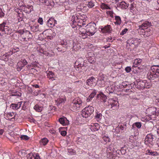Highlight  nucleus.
I'll list each match as a JSON object with an SVG mask.
<instances>
[{
    "label": "nucleus",
    "instance_id": "obj_40",
    "mask_svg": "<svg viewBox=\"0 0 159 159\" xmlns=\"http://www.w3.org/2000/svg\"><path fill=\"white\" fill-rule=\"evenodd\" d=\"M33 156L34 157L35 159H40V157L39 156V154L37 153H34L33 154Z\"/></svg>",
    "mask_w": 159,
    "mask_h": 159
},
{
    "label": "nucleus",
    "instance_id": "obj_53",
    "mask_svg": "<svg viewBox=\"0 0 159 159\" xmlns=\"http://www.w3.org/2000/svg\"><path fill=\"white\" fill-rule=\"evenodd\" d=\"M82 32H81L80 34V35H82V36L83 37V39H85L86 38H87V35H86V34H85V35H84V34H83V35H82Z\"/></svg>",
    "mask_w": 159,
    "mask_h": 159
},
{
    "label": "nucleus",
    "instance_id": "obj_17",
    "mask_svg": "<svg viewBox=\"0 0 159 159\" xmlns=\"http://www.w3.org/2000/svg\"><path fill=\"white\" fill-rule=\"evenodd\" d=\"M95 80V78L92 76L87 80L86 84L89 86H92V85L93 84V82Z\"/></svg>",
    "mask_w": 159,
    "mask_h": 159
},
{
    "label": "nucleus",
    "instance_id": "obj_51",
    "mask_svg": "<svg viewBox=\"0 0 159 159\" xmlns=\"http://www.w3.org/2000/svg\"><path fill=\"white\" fill-rule=\"evenodd\" d=\"M50 1H51V0H50ZM50 2H51V1H50ZM44 3L47 6H49L50 4V3H49V0H46V1Z\"/></svg>",
    "mask_w": 159,
    "mask_h": 159
},
{
    "label": "nucleus",
    "instance_id": "obj_23",
    "mask_svg": "<svg viewBox=\"0 0 159 159\" xmlns=\"http://www.w3.org/2000/svg\"><path fill=\"white\" fill-rule=\"evenodd\" d=\"M102 115L101 113H100L98 111L97 112L96 111V114L94 116V118L97 120H100L102 118Z\"/></svg>",
    "mask_w": 159,
    "mask_h": 159
},
{
    "label": "nucleus",
    "instance_id": "obj_34",
    "mask_svg": "<svg viewBox=\"0 0 159 159\" xmlns=\"http://www.w3.org/2000/svg\"><path fill=\"white\" fill-rule=\"evenodd\" d=\"M134 83H131L130 84H129V85H128L127 87L125 88L126 89V92H127V91H128L129 89H132L133 88V87L134 86Z\"/></svg>",
    "mask_w": 159,
    "mask_h": 159
},
{
    "label": "nucleus",
    "instance_id": "obj_24",
    "mask_svg": "<svg viewBox=\"0 0 159 159\" xmlns=\"http://www.w3.org/2000/svg\"><path fill=\"white\" fill-rule=\"evenodd\" d=\"M118 127L121 130L124 131L126 130V124L125 123L119 125Z\"/></svg>",
    "mask_w": 159,
    "mask_h": 159
},
{
    "label": "nucleus",
    "instance_id": "obj_4",
    "mask_svg": "<svg viewBox=\"0 0 159 159\" xmlns=\"http://www.w3.org/2000/svg\"><path fill=\"white\" fill-rule=\"evenodd\" d=\"M155 140V136L152 133L149 134L145 137L144 139V143L148 146H152L154 144V141Z\"/></svg>",
    "mask_w": 159,
    "mask_h": 159
},
{
    "label": "nucleus",
    "instance_id": "obj_26",
    "mask_svg": "<svg viewBox=\"0 0 159 159\" xmlns=\"http://www.w3.org/2000/svg\"><path fill=\"white\" fill-rule=\"evenodd\" d=\"M21 105L20 102H18L17 104H12L11 107L13 109H18L20 108Z\"/></svg>",
    "mask_w": 159,
    "mask_h": 159
},
{
    "label": "nucleus",
    "instance_id": "obj_38",
    "mask_svg": "<svg viewBox=\"0 0 159 159\" xmlns=\"http://www.w3.org/2000/svg\"><path fill=\"white\" fill-rule=\"evenodd\" d=\"M20 31H22L19 30L18 32H16V33H14L13 34V36L14 37V38H15V39H17L18 38V37L15 38V37L16 36H19V34H20V32H20Z\"/></svg>",
    "mask_w": 159,
    "mask_h": 159
},
{
    "label": "nucleus",
    "instance_id": "obj_28",
    "mask_svg": "<svg viewBox=\"0 0 159 159\" xmlns=\"http://www.w3.org/2000/svg\"><path fill=\"white\" fill-rule=\"evenodd\" d=\"M7 24L6 22H3L2 23L0 24V30L2 32H3L4 30H5L4 28L7 26Z\"/></svg>",
    "mask_w": 159,
    "mask_h": 159
},
{
    "label": "nucleus",
    "instance_id": "obj_12",
    "mask_svg": "<svg viewBox=\"0 0 159 159\" xmlns=\"http://www.w3.org/2000/svg\"><path fill=\"white\" fill-rule=\"evenodd\" d=\"M101 31L103 33L109 34L111 33L112 29L110 25H107L101 28Z\"/></svg>",
    "mask_w": 159,
    "mask_h": 159
},
{
    "label": "nucleus",
    "instance_id": "obj_18",
    "mask_svg": "<svg viewBox=\"0 0 159 159\" xmlns=\"http://www.w3.org/2000/svg\"><path fill=\"white\" fill-rule=\"evenodd\" d=\"M33 26L29 25L30 28L32 31L34 32H36L39 30V25L37 24H35Z\"/></svg>",
    "mask_w": 159,
    "mask_h": 159
},
{
    "label": "nucleus",
    "instance_id": "obj_9",
    "mask_svg": "<svg viewBox=\"0 0 159 159\" xmlns=\"http://www.w3.org/2000/svg\"><path fill=\"white\" fill-rule=\"evenodd\" d=\"M147 111L150 116H152V115H156L157 113H158V111H156L157 109L154 107H149L147 110Z\"/></svg>",
    "mask_w": 159,
    "mask_h": 159
},
{
    "label": "nucleus",
    "instance_id": "obj_50",
    "mask_svg": "<svg viewBox=\"0 0 159 159\" xmlns=\"http://www.w3.org/2000/svg\"><path fill=\"white\" fill-rule=\"evenodd\" d=\"M66 134V131H63L61 132V134L63 136H65Z\"/></svg>",
    "mask_w": 159,
    "mask_h": 159
},
{
    "label": "nucleus",
    "instance_id": "obj_32",
    "mask_svg": "<svg viewBox=\"0 0 159 159\" xmlns=\"http://www.w3.org/2000/svg\"><path fill=\"white\" fill-rule=\"evenodd\" d=\"M147 154L149 155L152 156H157V153L156 152H153L150 150H148Z\"/></svg>",
    "mask_w": 159,
    "mask_h": 159
},
{
    "label": "nucleus",
    "instance_id": "obj_56",
    "mask_svg": "<svg viewBox=\"0 0 159 159\" xmlns=\"http://www.w3.org/2000/svg\"><path fill=\"white\" fill-rule=\"evenodd\" d=\"M89 60V61L90 63H92V64H93V63H94V60H93L92 61V60L91 59L90 60H90L89 59L88 60Z\"/></svg>",
    "mask_w": 159,
    "mask_h": 159
},
{
    "label": "nucleus",
    "instance_id": "obj_42",
    "mask_svg": "<svg viewBox=\"0 0 159 159\" xmlns=\"http://www.w3.org/2000/svg\"><path fill=\"white\" fill-rule=\"evenodd\" d=\"M128 31V30L127 29H125L122 30L121 32L120 33V34L121 35H123L124 34L126 33L127 31Z\"/></svg>",
    "mask_w": 159,
    "mask_h": 159
},
{
    "label": "nucleus",
    "instance_id": "obj_16",
    "mask_svg": "<svg viewBox=\"0 0 159 159\" xmlns=\"http://www.w3.org/2000/svg\"><path fill=\"white\" fill-rule=\"evenodd\" d=\"M134 39H130L128 41V43L129 44V46L132 48L133 49L136 48L135 44L136 43L135 42V40H134ZM135 41H136L135 40Z\"/></svg>",
    "mask_w": 159,
    "mask_h": 159
},
{
    "label": "nucleus",
    "instance_id": "obj_14",
    "mask_svg": "<svg viewBox=\"0 0 159 159\" xmlns=\"http://www.w3.org/2000/svg\"><path fill=\"white\" fill-rule=\"evenodd\" d=\"M59 121L63 125H68L69 123V121L65 117L60 118L59 119Z\"/></svg>",
    "mask_w": 159,
    "mask_h": 159
},
{
    "label": "nucleus",
    "instance_id": "obj_29",
    "mask_svg": "<svg viewBox=\"0 0 159 159\" xmlns=\"http://www.w3.org/2000/svg\"><path fill=\"white\" fill-rule=\"evenodd\" d=\"M48 142V140L46 138L42 139L40 141V143L43 145H45Z\"/></svg>",
    "mask_w": 159,
    "mask_h": 159
},
{
    "label": "nucleus",
    "instance_id": "obj_31",
    "mask_svg": "<svg viewBox=\"0 0 159 159\" xmlns=\"http://www.w3.org/2000/svg\"><path fill=\"white\" fill-rule=\"evenodd\" d=\"M34 108L35 111L38 112H41L42 109V108L38 104L36 105L34 107Z\"/></svg>",
    "mask_w": 159,
    "mask_h": 159
},
{
    "label": "nucleus",
    "instance_id": "obj_45",
    "mask_svg": "<svg viewBox=\"0 0 159 159\" xmlns=\"http://www.w3.org/2000/svg\"><path fill=\"white\" fill-rule=\"evenodd\" d=\"M38 22L41 25H42L43 24V20L42 18L39 17V18Z\"/></svg>",
    "mask_w": 159,
    "mask_h": 159
},
{
    "label": "nucleus",
    "instance_id": "obj_48",
    "mask_svg": "<svg viewBox=\"0 0 159 159\" xmlns=\"http://www.w3.org/2000/svg\"><path fill=\"white\" fill-rule=\"evenodd\" d=\"M21 95V94L19 92H16L14 93V94H13V96H20Z\"/></svg>",
    "mask_w": 159,
    "mask_h": 159
},
{
    "label": "nucleus",
    "instance_id": "obj_64",
    "mask_svg": "<svg viewBox=\"0 0 159 159\" xmlns=\"http://www.w3.org/2000/svg\"><path fill=\"white\" fill-rule=\"evenodd\" d=\"M112 14H113V13L112 12H110V16L112 17H113V15Z\"/></svg>",
    "mask_w": 159,
    "mask_h": 159
},
{
    "label": "nucleus",
    "instance_id": "obj_35",
    "mask_svg": "<svg viewBox=\"0 0 159 159\" xmlns=\"http://www.w3.org/2000/svg\"><path fill=\"white\" fill-rule=\"evenodd\" d=\"M129 84V83L127 82H124L122 83V86H123V88H125L127 87Z\"/></svg>",
    "mask_w": 159,
    "mask_h": 159
},
{
    "label": "nucleus",
    "instance_id": "obj_7",
    "mask_svg": "<svg viewBox=\"0 0 159 159\" xmlns=\"http://www.w3.org/2000/svg\"><path fill=\"white\" fill-rule=\"evenodd\" d=\"M82 102L79 98H75L72 101L73 106L74 110H78L80 107V105L81 104Z\"/></svg>",
    "mask_w": 159,
    "mask_h": 159
},
{
    "label": "nucleus",
    "instance_id": "obj_47",
    "mask_svg": "<svg viewBox=\"0 0 159 159\" xmlns=\"http://www.w3.org/2000/svg\"><path fill=\"white\" fill-rule=\"evenodd\" d=\"M31 90H32V94L33 95L35 96H37L39 94V91H38V92H36L35 91H34V92H33V90L32 89H31Z\"/></svg>",
    "mask_w": 159,
    "mask_h": 159
},
{
    "label": "nucleus",
    "instance_id": "obj_46",
    "mask_svg": "<svg viewBox=\"0 0 159 159\" xmlns=\"http://www.w3.org/2000/svg\"><path fill=\"white\" fill-rule=\"evenodd\" d=\"M103 140L106 142H110V139L108 137H105L103 138Z\"/></svg>",
    "mask_w": 159,
    "mask_h": 159
},
{
    "label": "nucleus",
    "instance_id": "obj_43",
    "mask_svg": "<svg viewBox=\"0 0 159 159\" xmlns=\"http://www.w3.org/2000/svg\"><path fill=\"white\" fill-rule=\"evenodd\" d=\"M131 70V68L130 66H127L125 68V70L127 73L129 72Z\"/></svg>",
    "mask_w": 159,
    "mask_h": 159
},
{
    "label": "nucleus",
    "instance_id": "obj_11",
    "mask_svg": "<svg viewBox=\"0 0 159 159\" xmlns=\"http://www.w3.org/2000/svg\"><path fill=\"white\" fill-rule=\"evenodd\" d=\"M137 84H136L134 83V85L135 86V87L136 88H137L141 90L143 89L144 88H145V83L143 81H137Z\"/></svg>",
    "mask_w": 159,
    "mask_h": 159
},
{
    "label": "nucleus",
    "instance_id": "obj_20",
    "mask_svg": "<svg viewBox=\"0 0 159 159\" xmlns=\"http://www.w3.org/2000/svg\"><path fill=\"white\" fill-rule=\"evenodd\" d=\"M97 93L96 91L94 89L92 92L90 94L88 98L87 99V101L89 102L92 100V98L94 97Z\"/></svg>",
    "mask_w": 159,
    "mask_h": 159
},
{
    "label": "nucleus",
    "instance_id": "obj_3",
    "mask_svg": "<svg viewBox=\"0 0 159 159\" xmlns=\"http://www.w3.org/2000/svg\"><path fill=\"white\" fill-rule=\"evenodd\" d=\"M94 111V108L92 106H89L85 107L81 113V115L83 117L85 118L89 117H92L93 112Z\"/></svg>",
    "mask_w": 159,
    "mask_h": 159
},
{
    "label": "nucleus",
    "instance_id": "obj_59",
    "mask_svg": "<svg viewBox=\"0 0 159 159\" xmlns=\"http://www.w3.org/2000/svg\"><path fill=\"white\" fill-rule=\"evenodd\" d=\"M104 77L103 76L102 77H100V78H99V79H100L101 80H104Z\"/></svg>",
    "mask_w": 159,
    "mask_h": 159
},
{
    "label": "nucleus",
    "instance_id": "obj_49",
    "mask_svg": "<svg viewBox=\"0 0 159 159\" xmlns=\"http://www.w3.org/2000/svg\"><path fill=\"white\" fill-rule=\"evenodd\" d=\"M4 13L2 11V9H0V17H2L4 16Z\"/></svg>",
    "mask_w": 159,
    "mask_h": 159
},
{
    "label": "nucleus",
    "instance_id": "obj_30",
    "mask_svg": "<svg viewBox=\"0 0 159 159\" xmlns=\"http://www.w3.org/2000/svg\"><path fill=\"white\" fill-rule=\"evenodd\" d=\"M48 78L49 79H52L54 77L55 75L54 73L51 71H49L47 73Z\"/></svg>",
    "mask_w": 159,
    "mask_h": 159
},
{
    "label": "nucleus",
    "instance_id": "obj_1",
    "mask_svg": "<svg viewBox=\"0 0 159 159\" xmlns=\"http://www.w3.org/2000/svg\"><path fill=\"white\" fill-rule=\"evenodd\" d=\"M148 79L154 80L155 78L159 79V65H154L151 67V71L147 75Z\"/></svg>",
    "mask_w": 159,
    "mask_h": 159
},
{
    "label": "nucleus",
    "instance_id": "obj_15",
    "mask_svg": "<svg viewBox=\"0 0 159 159\" xmlns=\"http://www.w3.org/2000/svg\"><path fill=\"white\" fill-rule=\"evenodd\" d=\"M97 98H100L103 102H105L107 101V97L106 96L102 93L98 94Z\"/></svg>",
    "mask_w": 159,
    "mask_h": 159
},
{
    "label": "nucleus",
    "instance_id": "obj_5",
    "mask_svg": "<svg viewBox=\"0 0 159 159\" xmlns=\"http://www.w3.org/2000/svg\"><path fill=\"white\" fill-rule=\"evenodd\" d=\"M20 33L21 36L23 39V41H27L29 39H31L32 36L30 32L28 31H22L19 32Z\"/></svg>",
    "mask_w": 159,
    "mask_h": 159
},
{
    "label": "nucleus",
    "instance_id": "obj_52",
    "mask_svg": "<svg viewBox=\"0 0 159 159\" xmlns=\"http://www.w3.org/2000/svg\"><path fill=\"white\" fill-rule=\"evenodd\" d=\"M25 102H24V105H23L22 109L23 110H25L26 109V106L25 105Z\"/></svg>",
    "mask_w": 159,
    "mask_h": 159
},
{
    "label": "nucleus",
    "instance_id": "obj_54",
    "mask_svg": "<svg viewBox=\"0 0 159 159\" xmlns=\"http://www.w3.org/2000/svg\"><path fill=\"white\" fill-rule=\"evenodd\" d=\"M4 130L3 129H0V135H2L4 132Z\"/></svg>",
    "mask_w": 159,
    "mask_h": 159
},
{
    "label": "nucleus",
    "instance_id": "obj_41",
    "mask_svg": "<svg viewBox=\"0 0 159 159\" xmlns=\"http://www.w3.org/2000/svg\"><path fill=\"white\" fill-rule=\"evenodd\" d=\"M125 4H126L124 2H121L120 3L119 5V7H125ZM119 7V6H118Z\"/></svg>",
    "mask_w": 159,
    "mask_h": 159
},
{
    "label": "nucleus",
    "instance_id": "obj_63",
    "mask_svg": "<svg viewBox=\"0 0 159 159\" xmlns=\"http://www.w3.org/2000/svg\"><path fill=\"white\" fill-rule=\"evenodd\" d=\"M85 25V24L83 22L81 25H79V26H80V27H81V26H84Z\"/></svg>",
    "mask_w": 159,
    "mask_h": 159
},
{
    "label": "nucleus",
    "instance_id": "obj_62",
    "mask_svg": "<svg viewBox=\"0 0 159 159\" xmlns=\"http://www.w3.org/2000/svg\"><path fill=\"white\" fill-rule=\"evenodd\" d=\"M57 24V21L54 19L53 22L54 26H55V24Z\"/></svg>",
    "mask_w": 159,
    "mask_h": 159
},
{
    "label": "nucleus",
    "instance_id": "obj_58",
    "mask_svg": "<svg viewBox=\"0 0 159 159\" xmlns=\"http://www.w3.org/2000/svg\"><path fill=\"white\" fill-rule=\"evenodd\" d=\"M84 29L83 28H81L80 30V32L81 33V32L85 33V31H84Z\"/></svg>",
    "mask_w": 159,
    "mask_h": 159
},
{
    "label": "nucleus",
    "instance_id": "obj_61",
    "mask_svg": "<svg viewBox=\"0 0 159 159\" xmlns=\"http://www.w3.org/2000/svg\"><path fill=\"white\" fill-rule=\"evenodd\" d=\"M73 152V150L71 149L68 150V152L72 153Z\"/></svg>",
    "mask_w": 159,
    "mask_h": 159
},
{
    "label": "nucleus",
    "instance_id": "obj_37",
    "mask_svg": "<svg viewBox=\"0 0 159 159\" xmlns=\"http://www.w3.org/2000/svg\"><path fill=\"white\" fill-rule=\"evenodd\" d=\"M101 8L102 9H110L109 7L107 4H103L101 6Z\"/></svg>",
    "mask_w": 159,
    "mask_h": 159
},
{
    "label": "nucleus",
    "instance_id": "obj_6",
    "mask_svg": "<svg viewBox=\"0 0 159 159\" xmlns=\"http://www.w3.org/2000/svg\"><path fill=\"white\" fill-rule=\"evenodd\" d=\"M108 102L110 103L108 106L111 107V110H116L118 108L119 104L117 101L111 99H109Z\"/></svg>",
    "mask_w": 159,
    "mask_h": 159
},
{
    "label": "nucleus",
    "instance_id": "obj_39",
    "mask_svg": "<svg viewBox=\"0 0 159 159\" xmlns=\"http://www.w3.org/2000/svg\"><path fill=\"white\" fill-rule=\"evenodd\" d=\"M20 138H21L22 139H24L25 140H28L29 139V137L26 135H22L20 136Z\"/></svg>",
    "mask_w": 159,
    "mask_h": 159
},
{
    "label": "nucleus",
    "instance_id": "obj_21",
    "mask_svg": "<svg viewBox=\"0 0 159 159\" xmlns=\"http://www.w3.org/2000/svg\"><path fill=\"white\" fill-rule=\"evenodd\" d=\"M7 116L9 118V119L11 120V121H14L15 120V116L14 113H8L7 114Z\"/></svg>",
    "mask_w": 159,
    "mask_h": 159
},
{
    "label": "nucleus",
    "instance_id": "obj_60",
    "mask_svg": "<svg viewBox=\"0 0 159 159\" xmlns=\"http://www.w3.org/2000/svg\"><path fill=\"white\" fill-rule=\"evenodd\" d=\"M131 7H130V9L131 10H132L133 9V7H134V5H133V3H132V4H131Z\"/></svg>",
    "mask_w": 159,
    "mask_h": 159
},
{
    "label": "nucleus",
    "instance_id": "obj_22",
    "mask_svg": "<svg viewBox=\"0 0 159 159\" xmlns=\"http://www.w3.org/2000/svg\"><path fill=\"white\" fill-rule=\"evenodd\" d=\"M115 20L116 21L115 22V24L116 25H120L121 22V20L120 17L118 16H115Z\"/></svg>",
    "mask_w": 159,
    "mask_h": 159
},
{
    "label": "nucleus",
    "instance_id": "obj_44",
    "mask_svg": "<svg viewBox=\"0 0 159 159\" xmlns=\"http://www.w3.org/2000/svg\"><path fill=\"white\" fill-rule=\"evenodd\" d=\"M120 152L122 155L125 154L126 153V150L125 149H124V148H121L120 150Z\"/></svg>",
    "mask_w": 159,
    "mask_h": 159
},
{
    "label": "nucleus",
    "instance_id": "obj_2",
    "mask_svg": "<svg viewBox=\"0 0 159 159\" xmlns=\"http://www.w3.org/2000/svg\"><path fill=\"white\" fill-rule=\"evenodd\" d=\"M96 25L95 23H89L86 26V28L85 33H82V35L85 34L88 36H92L96 32Z\"/></svg>",
    "mask_w": 159,
    "mask_h": 159
},
{
    "label": "nucleus",
    "instance_id": "obj_10",
    "mask_svg": "<svg viewBox=\"0 0 159 159\" xmlns=\"http://www.w3.org/2000/svg\"><path fill=\"white\" fill-rule=\"evenodd\" d=\"M151 25L152 24L151 22H149L148 21H146L143 23L141 25L139 26V29L144 30L147 29L148 27H150Z\"/></svg>",
    "mask_w": 159,
    "mask_h": 159
},
{
    "label": "nucleus",
    "instance_id": "obj_19",
    "mask_svg": "<svg viewBox=\"0 0 159 159\" xmlns=\"http://www.w3.org/2000/svg\"><path fill=\"white\" fill-rule=\"evenodd\" d=\"M54 18H50L49 19L47 22V25L50 27L52 28L54 27L53 22Z\"/></svg>",
    "mask_w": 159,
    "mask_h": 159
},
{
    "label": "nucleus",
    "instance_id": "obj_25",
    "mask_svg": "<svg viewBox=\"0 0 159 159\" xmlns=\"http://www.w3.org/2000/svg\"><path fill=\"white\" fill-rule=\"evenodd\" d=\"M142 60L140 59H136L134 61V65L135 67H137L139 65H140L142 62Z\"/></svg>",
    "mask_w": 159,
    "mask_h": 159
},
{
    "label": "nucleus",
    "instance_id": "obj_33",
    "mask_svg": "<svg viewBox=\"0 0 159 159\" xmlns=\"http://www.w3.org/2000/svg\"><path fill=\"white\" fill-rule=\"evenodd\" d=\"M141 123L139 122H136L134 123L132 125V128L133 129V128L134 127V126H136L138 128H140L141 127Z\"/></svg>",
    "mask_w": 159,
    "mask_h": 159
},
{
    "label": "nucleus",
    "instance_id": "obj_8",
    "mask_svg": "<svg viewBox=\"0 0 159 159\" xmlns=\"http://www.w3.org/2000/svg\"><path fill=\"white\" fill-rule=\"evenodd\" d=\"M84 60L83 58L81 57L79 58L75 63V67H76L77 68H79L83 66H86V64H84Z\"/></svg>",
    "mask_w": 159,
    "mask_h": 159
},
{
    "label": "nucleus",
    "instance_id": "obj_27",
    "mask_svg": "<svg viewBox=\"0 0 159 159\" xmlns=\"http://www.w3.org/2000/svg\"><path fill=\"white\" fill-rule=\"evenodd\" d=\"M4 29L5 30H4L3 32L5 34H9L11 33V30L10 29V28L7 25L5 28H4Z\"/></svg>",
    "mask_w": 159,
    "mask_h": 159
},
{
    "label": "nucleus",
    "instance_id": "obj_57",
    "mask_svg": "<svg viewBox=\"0 0 159 159\" xmlns=\"http://www.w3.org/2000/svg\"><path fill=\"white\" fill-rule=\"evenodd\" d=\"M33 87H34L35 88H37L39 87V86L38 84H34L33 85Z\"/></svg>",
    "mask_w": 159,
    "mask_h": 159
},
{
    "label": "nucleus",
    "instance_id": "obj_13",
    "mask_svg": "<svg viewBox=\"0 0 159 159\" xmlns=\"http://www.w3.org/2000/svg\"><path fill=\"white\" fill-rule=\"evenodd\" d=\"M27 63L28 62L25 59H22L21 61L18 62L16 66H18L20 68V70L23 68L24 66L27 65Z\"/></svg>",
    "mask_w": 159,
    "mask_h": 159
},
{
    "label": "nucleus",
    "instance_id": "obj_55",
    "mask_svg": "<svg viewBox=\"0 0 159 159\" xmlns=\"http://www.w3.org/2000/svg\"><path fill=\"white\" fill-rule=\"evenodd\" d=\"M110 44H109V45L108 46L106 45V46H104L103 47V48H104L105 49H106V48H108L110 47Z\"/></svg>",
    "mask_w": 159,
    "mask_h": 159
},
{
    "label": "nucleus",
    "instance_id": "obj_36",
    "mask_svg": "<svg viewBox=\"0 0 159 159\" xmlns=\"http://www.w3.org/2000/svg\"><path fill=\"white\" fill-rule=\"evenodd\" d=\"M87 5L89 7L91 8L94 6V4L92 2L90 1L88 2Z\"/></svg>",
    "mask_w": 159,
    "mask_h": 159
}]
</instances>
